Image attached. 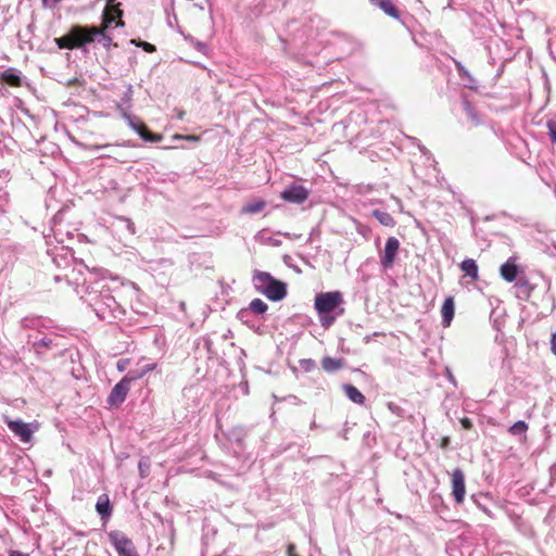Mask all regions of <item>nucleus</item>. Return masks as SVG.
I'll list each match as a JSON object with an SVG mask.
<instances>
[{
    "instance_id": "19",
    "label": "nucleus",
    "mask_w": 556,
    "mask_h": 556,
    "mask_svg": "<svg viewBox=\"0 0 556 556\" xmlns=\"http://www.w3.org/2000/svg\"><path fill=\"white\" fill-rule=\"evenodd\" d=\"M462 105L468 119L471 122L473 126H479L480 124H482L480 114L466 98H463Z\"/></svg>"
},
{
    "instance_id": "33",
    "label": "nucleus",
    "mask_w": 556,
    "mask_h": 556,
    "mask_svg": "<svg viewBox=\"0 0 556 556\" xmlns=\"http://www.w3.org/2000/svg\"><path fill=\"white\" fill-rule=\"evenodd\" d=\"M546 126L552 142L556 144V121H548Z\"/></svg>"
},
{
    "instance_id": "46",
    "label": "nucleus",
    "mask_w": 556,
    "mask_h": 556,
    "mask_svg": "<svg viewBox=\"0 0 556 556\" xmlns=\"http://www.w3.org/2000/svg\"><path fill=\"white\" fill-rule=\"evenodd\" d=\"M448 379H450L451 381H454V378H453V376L451 375V372H448Z\"/></svg>"
},
{
    "instance_id": "21",
    "label": "nucleus",
    "mask_w": 556,
    "mask_h": 556,
    "mask_svg": "<svg viewBox=\"0 0 556 556\" xmlns=\"http://www.w3.org/2000/svg\"><path fill=\"white\" fill-rule=\"evenodd\" d=\"M460 269L465 273L466 276L470 277L472 280H477L479 278L478 265L475 260L466 258L460 263Z\"/></svg>"
},
{
    "instance_id": "45",
    "label": "nucleus",
    "mask_w": 556,
    "mask_h": 556,
    "mask_svg": "<svg viewBox=\"0 0 556 556\" xmlns=\"http://www.w3.org/2000/svg\"><path fill=\"white\" fill-rule=\"evenodd\" d=\"M127 227H128V229H129L132 233L135 232V231H134V225H132V223H130L129 220H128V225H127Z\"/></svg>"
},
{
    "instance_id": "10",
    "label": "nucleus",
    "mask_w": 556,
    "mask_h": 556,
    "mask_svg": "<svg viewBox=\"0 0 556 556\" xmlns=\"http://www.w3.org/2000/svg\"><path fill=\"white\" fill-rule=\"evenodd\" d=\"M109 538L110 542L119 554V556H125L135 551V546L131 540L128 539L123 532L112 531L110 532Z\"/></svg>"
},
{
    "instance_id": "40",
    "label": "nucleus",
    "mask_w": 556,
    "mask_h": 556,
    "mask_svg": "<svg viewBox=\"0 0 556 556\" xmlns=\"http://www.w3.org/2000/svg\"><path fill=\"white\" fill-rule=\"evenodd\" d=\"M127 364H128V361H126V359L118 361L117 362V369L119 371H124L126 369V367H127Z\"/></svg>"
},
{
    "instance_id": "16",
    "label": "nucleus",
    "mask_w": 556,
    "mask_h": 556,
    "mask_svg": "<svg viewBox=\"0 0 556 556\" xmlns=\"http://www.w3.org/2000/svg\"><path fill=\"white\" fill-rule=\"evenodd\" d=\"M369 2L381 9L387 15L397 18L399 17V11L393 4L392 0H369Z\"/></svg>"
},
{
    "instance_id": "34",
    "label": "nucleus",
    "mask_w": 556,
    "mask_h": 556,
    "mask_svg": "<svg viewBox=\"0 0 556 556\" xmlns=\"http://www.w3.org/2000/svg\"><path fill=\"white\" fill-rule=\"evenodd\" d=\"M387 406H388L389 410H390L392 414H394V415H396V416H399V417H403V415H404V409H403L400 405H397V404H395V403H393V402H389V403L387 404Z\"/></svg>"
},
{
    "instance_id": "44",
    "label": "nucleus",
    "mask_w": 556,
    "mask_h": 556,
    "mask_svg": "<svg viewBox=\"0 0 556 556\" xmlns=\"http://www.w3.org/2000/svg\"><path fill=\"white\" fill-rule=\"evenodd\" d=\"M9 556H29L28 554L18 552V551H11Z\"/></svg>"
},
{
    "instance_id": "37",
    "label": "nucleus",
    "mask_w": 556,
    "mask_h": 556,
    "mask_svg": "<svg viewBox=\"0 0 556 556\" xmlns=\"http://www.w3.org/2000/svg\"><path fill=\"white\" fill-rule=\"evenodd\" d=\"M187 140V141H190V142H198L200 140V137L199 136H195V135H174L173 136V140Z\"/></svg>"
},
{
    "instance_id": "8",
    "label": "nucleus",
    "mask_w": 556,
    "mask_h": 556,
    "mask_svg": "<svg viewBox=\"0 0 556 556\" xmlns=\"http://www.w3.org/2000/svg\"><path fill=\"white\" fill-rule=\"evenodd\" d=\"M4 421L11 432L22 442L27 443L31 440L34 429L30 427V424L24 422L21 419L11 420L8 417L4 418Z\"/></svg>"
},
{
    "instance_id": "41",
    "label": "nucleus",
    "mask_w": 556,
    "mask_h": 556,
    "mask_svg": "<svg viewBox=\"0 0 556 556\" xmlns=\"http://www.w3.org/2000/svg\"><path fill=\"white\" fill-rule=\"evenodd\" d=\"M552 352L556 355V332L552 334L551 339Z\"/></svg>"
},
{
    "instance_id": "25",
    "label": "nucleus",
    "mask_w": 556,
    "mask_h": 556,
    "mask_svg": "<svg viewBox=\"0 0 556 556\" xmlns=\"http://www.w3.org/2000/svg\"><path fill=\"white\" fill-rule=\"evenodd\" d=\"M372 216L386 227H393L395 225L394 218L388 212L375 210L372 211Z\"/></svg>"
},
{
    "instance_id": "12",
    "label": "nucleus",
    "mask_w": 556,
    "mask_h": 556,
    "mask_svg": "<svg viewBox=\"0 0 556 556\" xmlns=\"http://www.w3.org/2000/svg\"><path fill=\"white\" fill-rule=\"evenodd\" d=\"M92 305L94 307L96 314L101 319L105 318V311L102 306H105V308H108L110 312H113L117 307L115 299L108 293H103L102 290L100 291V295Z\"/></svg>"
},
{
    "instance_id": "4",
    "label": "nucleus",
    "mask_w": 556,
    "mask_h": 556,
    "mask_svg": "<svg viewBox=\"0 0 556 556\" xmlns=\"http://www.w3.org/2000/svg\"><path fill=\"white\" fill-rule=\"evenodd\" d=\"M117 109L121 113V116L127 122V125L134 131H136L142 140L155 143L162 141V135L152 134L151 131H149L147 126L140 121L139 117L131 115L129 111L123 109V104H117Z\"/></svg>"
},
{
    "instance_id": "36",
    "label": "nucleus",
    "mask_w": 556,
    "mask_h": 556,
    "mask_svg": "<svg viewBox=\"0 0 556 556\" xmlns=\"http://www.w3.org/2000/svg\"><path fill=\"white\" fill-rule=\"evenodd\" d=\"M456 68L458 71V74L462 78H468L469 80L473 81L471 75L469 72L465 68V66L460 62H456Z\"/></svg>"
},
{
    "instance_id": "28",
    "label": "nucleus",
    "mask_w": 556,
    "mask_h": 556,
    "mask_svg": "<svg viewBox=\"0 0 556 556\" xmlns=\"http://www.w3.org/2000/svg\"><path fill=\"white\" fill-rule=\"evenodd\" d=\"M131 98H132V86L129 85L124 92L123 98L118 104H123V109L129 111L131 108Z\"/></svg>"
},
{
    "instance_id": "23",
    "label": "nucleus",
    "mask_w": 556,
    "mask_h": 556,
    "mask_svg": "<svg viewBox=\"0 0 556 556\" xmlns=\"http://www.w3.org/2000/svg\"><path fill=\"white\" fill-rule=\"evenodd\" d=\"M27 338H28L27 342L31 344L34 351L37 354H41L42 349H50L52 346V339H50L48 337H42L39 340H33V336L28 334Z\"/></svg>"
},
{
    "instance_id": "27",
    "label": "nucleus",
    "mask_w": 556,
    "mask_h": 556,
    "mask_svg": "<svg viewBox=\"0 0 556 556\" xmlns=\"http://www.w3.org/2000/svg\"><path fill=\"white\" fill-rule=\"evenodd\" d=\"M156 368V363H149L142 366L140 369L129 370L128 374L132 375L134 380L141 379L148 372L154 370Z\"/></svg>"
},
{
    "instance_id": "31",
    "label": "nucleus",
    "mask_w": 556,
    "mask_h": 556,
    "mask_svg": "<svg viewBox=\"0 0 556 556\" xmlns=\"http://www.w3.org/2000/svg\"><path fill=\"white\" fill-rule=\"evenodd\" d=\"M8 205L9 193L3 188H0V213H4L7 211Z\"/></svg>"
},
{
    "instance_id": "43",
    "label": "nucleus",
    "mask_w": 556,
    "mask_h": 556,
    "mask_svg": "<svg viewBox=\"0 0 556 556\" xmlns=\"http://www.w3.org/2000/svg\"><path fill=\"white\" fill-rule=\"evenodd\" d=\"M175 114H176V117H177L178 119H180V121H181V119H184L185 112H184L182 110H177V109H176V110H175Z\"/></svg>"
},
{
    "instance_id": "6",
    "label": "nucleus",
    "mask_w": 556,
    "mask_h": 556,
    "mask_svg": "<svg viewBox=\"0 0 556 556\" xmlns=\"http://www.w3.org/2000/svg\"><path fill=\"white\" fill-rule=\"evenodd\" d=\"M135 381L132 375L128 372L113 387L108 396V404L111 406H119L125 402L130 390L131 382Z\"/></svg>"
},
{
    "instance_id": "7",
    "label": "nucleus",
    "mask_w": 556,
    "mask_h": 556,
    "mask_svg": "<svg viewBox=\"0 0 556 556\" xmlns=\"http://www.w3.org/2000/svg\"><path fill=\"white\" fill-rule=\"evenodd\" d=\"M399 249V239L389 237L386 241L384 250L380 255V264L384 269H389L393 266Z\"/></svg>"
},
{
    "instance_id": "18",
    "label": "nucleus",
    "mask_w": 556,
    "mask_h": 556,
    "mask_svg": "<svg viewBox=\"0 0 556 556\" xmlns=\"http://www.w3.org/2000/svg\"><path fill=\"white\" fill-rule=\"evenodd\" d=\"M343 390L346 397L355 404L363 405L366 401L365 395L352 384H343Z\"/></svg>"
},
{
    "instance_id": "11",
    "label": "nucleus",
    "mask_w": 556,
    "mask_h": 556,
    "mask_svg": "<svg viewBox=\"0 0 556 556\" xmlns=\"http://www.w3.org/2000/svg\"><path fill=\"white\" fill-rule=\"evenodd\" d=\"M466 486L465 476L462 469L456 468L452 472V495L457 504H462L465 498Z\"/></svg>"
},
{
    "instance_id": "39",
    "label": "nucleus",
    "mask_w": 556,
    "mask_h": 556,
    "mask_svg": "<svg viewBox=\"0 0 556 556\" xmlns=\"http://www.w3.org/2000/svg\"><path fill=\"white\" fill-rule=\"evenodd\" d=\"M460 424H462L463 428H465V429H471L472 428V422L467 417L462 418L460 419Z\"/></svg>"
},
{
    "instance_id": "29",
    "label": "nucleus",
    "mask_w": 556,
    "mask_h": 556,
    "mask_svg": "<svg viewBox=\"0 0 556 556\" xmlns=\"http://www.w3.org/2000/svg\"><path fill=\"white\" fill-rule=\"evenodd\" d=\"M528 429V426L525 421L522 420H518L516 421L510 428H509V432L513 434V435H520V434H523Z\"/></svg>"
},
{
    "instance_id": "5",
    "label": "nucleus",
    "mask_w": 556,
    "mask_h": 556,
    "mask_svg": "<svg viewBox=\"0 0 556 556\" xmlns=\"http://www.w3.org/2000/svg\"><path fill=\"white\" fill-rule=\"evenodd\" d=\"M119 3H115V0H108L106 7L102 14V24L101 26H86L87 28H96L102 29L103 34H106L112 27L124 26V22L122 21L123 11L119 8Z\"/></svg>"
},
{
    "instance_id": "32",
    "label": "nucleus",
    "mask_w": 556,
    "mask_h": 556,
    "mask_svg": "<svg viewBox=\"0 0 556 556\" xmlns=\"http://www.w3.org/2000/svg\"><path fill=\"white\" fill-rule=\"evenodd\" d=\"M300 366L304 371L308 372L315 368L316 363L311 358H304L300 361Z\"/></svg>"
},
{
    "instance_id": "14",
    "label": "nucleus",
    "mask_w": 556,
    "mask_h": 556,
    "mask_svg": "<svg viewBox=\"0 0 556 556\" xmlns=\"http://www.w3.org/2000/svg\"><path fill=\"white\" fill-rule=\"evenodd\" d=\"M454 300L452 296H448L444 300L443 305L441 307V314H442V325L444 327H447L451 325V321L454 317Z\"/></svg>"
},
{
    "instance_id": "42",
    "label": "nucleus",
    "mask_w": 556,
    "mask_h": 556,
    "mask_svg": "<svg viewBox=\"0 0 556 556\" xmlns=\"http://www.w3.org/2000/svg\"><path fill=\"white\" fill-rule=\"evenodd\" d=\"M287 554H288V556H296L295 555V546L293 544L288 545Z\"/></svg>"
},
{
    "instance_id": "3",
    "label": "nucleus",
    "mask_w": 556,
    "mask_h": 556,
    "mask_svg": "<svg viewBox=\"0 0 556 556\" xmlns=\"http://www.w3.org/2000/svg\"><path fill=\"white\" fill-rule=\"evenodd\" d=\"M252 281L256 291L270 301H281L287 295L286 283L275 279L269 273L255 270Z\"/></svg>"
},
{
    "instance_id": "1",
    "label": "nucleus",
    "mask_w": 556,
    "mask_h": 556,
    "mask_svg": "<svg viewBox=\"0 0 556 556\" xmlns=\"http://www.w3.org/2000/svg\"><path fill=\"white\" fill-rule=\"evenodd\" d=\"M56 45L61 49L83 48L90 43H99L109 49L112 37L103 34L102 29L87 28L81 25L72 27L68 34L58 38Z\"/></svg>"
},
{
    "instance_id": "26",
    "label": "nucleus",
    "mask_w": 556,
    "mask_h": 556,
    "mask_svg": "<svg viewBox=\"0 0 556 556\" xmlns=\"http://www.w3.org/2000/svg\"><path fill=\"white\" fill-rule=\"evenodd\" d=\"M248 308L250 309L251 313L262 315L267 311L268 306L263 300L254 299L250 302Z\"/></svg>"
},
{
    "instance_id": "22",
    "label": "nucleus",
    "mask_w": 556,
    "mask_h": 556,
    "mask_svg": "<svg viewBox=\"0 0 556 556\" xmlns=\"http://www.w3.org/2000/svg\"><path fill=\"white\" fill-rule=\"evenodd\" d=\"M266 206V201L264 200H253L251 202H248L245 203L242 207H241V214H249V215H254V214H257V213H261Z\"/></svg>"
},
{
    "instance_id": "24",
    "label": "nucleus",
    "mask_w": 556,
    "mask_h": 556,
    "mask_svg": "<svg viewBox=\"0 0 556 556\" xmlns=\"http://www.w3.org/2000/svg\"><path fill=\"white\" fill-rule=\"evenodd\" d=\"M20 325L23 329H34L40 331L42 319L38 316H27L21 319Z\"/></svg>"
},
{
    "instance_id": "2",
    "label": "nucleus",
    "mask_w": 556,
    "mask_h": 556,
    "mask_svg": "<svg viewBox=\"0 0 556 556\" xmlns=\"http://www.w3.org/2000/svg\"><path fill=\"white\" fill-rule=\"evenodd\" d=\"M344 299L340 291L320 292L316 294L314 307L320 325L329 328L336 319L344 314Z\"/></svg>"
},
{
    "instance_id": "20",
    "label": "nucleus",
    "mask_w": 556,
    "mask_h": 556,
    "mask_svg": "<svg viewBox=\"0 0 556 556\" xmlns=\"http://www.w3.org/2000/svg\"><path fill=\"white\" fill-rule=\"evenodd\" d=\"M96 509L102 519L109 518L111 516L112 508L108 495L103 494L98 497Z\"/></svg>"
},
{
    "instance_id": "38",
    "label": "nucleus",
    "mask_w": 556,
    "mask_h": 556,
    "mask_svg": "<svg viewBox=\"0 0 556 556\" xmlns=\"http://www.w3.org/2000/svg\"><path fill=\"white\" fill-rule=\"evenodd\" d=\"M251 315V312L250 309L247 307V308H241L238 314H237V317L239 320H241L242 323L244 324H248L249 323V317Z\"/></svg>"
},
{
    "instance_id": "35",
    "label": "nucleus",
    "mask_w": 556,
    "mask_h": 556,
    "mask_svg": "<svg viewBox=\"0 0 556 556\" xmlns=\"http://www.w3.org/2000/svg\"><path fill=\"white\" fill-rule=\"evenodd\" d=\"M139 472L141 477H147L149 473L150 465L147 459H140L138 464Z\"/></svg>"
},
{
    "instance_id": "17",
    "label": "nucleus",
    "mask_w": 556,
    "mask_h": 556,
    "mask_svg": "<svg viewBox=\"0 0 556 556\" xmlns=\"http://www.w3.org/2000/svg\"><path fill=\"white\" fill-rule=\"evenodd\" d=\"M501 276L507 282H513L517 278L518 267L514 262L507 261L501 266Z\"/></svg>"
},
{
    "instance_id": "30",
    "label": "nucleus",
    "mask_w": 556,
    "mask_h": 556,
    "mask_svg": "<svg viewBox=\"0 0 556 556\" xmlns=\"http://www.w3.org/2000/svg\"><path fill=\"white\" fill-rule=\"evenodd\" d=\"M130 43H132L137 47H141L144 51H147L149 53H152L156 50L154 45L147 42V41H139L137 39H131Z\"/></svg>"
},
{
    "instance_id": "15",
    "label": "nucleus",
    "mask_w": 556,
    "mask_h": 556,
    "mask_svg": "<svg viewBox=\"0 0 556 556\" xmlns=\"http://www.w3.org/2000/svg\"><path fill=\"white\" fill-rule=\"evenodd\" d=\"M344 367L343 358L325 356L321 359V368L329 374L336 372Z\"/></svg>"
},
{
    "instance_id": "9",
    "label": "nucleus",
    "mask_w": 556,
    "mask_h": 556,
    "mask_svg": "<svg viewBox=\"0 0 556 556\" xmlns=\"http://www.w3.org/2000/svg\"><path fill=\"white\" fill-rule=\"evenodd\" d=\"M280 197L286 202L302 204L308 198V190L302 185L292 184L281 192Z\"/></svg>"
},
{
    "instance_id": "13",
    "label": "nucleus",
    "mask_w": 556,
    "mask_h": 556,
    "mask_svg": "<svg viewBox=\"0 0 556 556\" xmlns=\"http://www.w3.org/2000/svg\"><path fill=\"white\" fill-rule=\"evenodd\" d=\"M0 79L11 87L22 86L23 78L18 70L10 67L0 74Z\"/></svg>"
}]
</instances>
